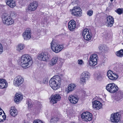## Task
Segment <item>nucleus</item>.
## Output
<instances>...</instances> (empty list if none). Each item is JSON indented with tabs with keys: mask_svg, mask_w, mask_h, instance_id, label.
<instances>
[{
	"mask_svg": "<svg viewBox=\"0 0 123 123\" xmlns=\"http://www.w3.org/2000/svg\"><path fill=\"white\" fill-rule=\"evenodd\" d=\"M113 0H110V1H111L112 2V1H113Z\"/></svg>",
	"mask_w": 123,
	"mask_h": 123,
	"instance_id": "nucleus-45",
	"label": "nucleus"
},
{
	"mask_svg": "<svg viewBox=\"0 0 123 123\" xmlns=\"http://www.w3.org/2000/svg\"><path fill=\"white\" fill-rule=\"evenodd\" d=\"M123 97V93L121 91H119L117 94L116 96L115 97L116 100L117 101L121 100Z\"/></svg>",
	"mask_w": 123,
	"mask_h": 123,
	"instance_id": "nucleus-25",
	"label": "nucleus"
},
{
	"mask_svg": "<svg viewBox=\"0 0 123 123\" xmlns=\"http://www.w3.org/2000/svg\"><path fill=\"white\" fill-rule=\"evenodd\" d=\"M121 115L118 113H114L111 114L110 118L111 121L112 122H118L121 119Z\"/></svg>",
	"mask_w": 123,
	"mask_h": 123,
	"instance_id": "nucleus-8",
	"label": "nucleus"
},
{
	"mask_svg": "<svg viewBox=\"0 0 123 123\" xmlns=\"http://www.w3.org/2000/svg\"><path fill=\"white\" fill-rule=\"evenodd\" d=\"M68 99L71 103L74 104L77 103L79 98L76 96L71 95L68 97Z\"/></svg>",
	"mask_w": 123,
	"mask_h": 123,
	"instance_id": "nucleus-18",
	"label": "nucleus"
},
{
	"mask_svg": "<svg viewBox=\"0 0 123 123\" xmlns=\"http://www.w3.org/2000/svg\"><path fill=\"white\" fill-rule=\"evenodd\" d=\"M51 98L50 102L53 104L56 103L58 101L60 100L61 97L59 94H57L51 96Z\"/></svg>",
	"mask_w": 123,
	"mask_h": 123,
	"instance_id": "nucleus-16",
	"label": "nucleus"
},
{
	"mask_svg": "<svg viewBox=\"0 0 123 123\" xmlns=\"http://www.w3.org/2000/svg\"><path fill=\"white\" fill-rule=\"evenodd\" d=\"M90 75V74L87 71L83 72L81 75L80 79V81L81 82L84 83L89 78Z\"/></svg>",
	"mask_w": 123,
	"mask_h": 123,
	"instance_id": "nucleus-13",
	"label": "nucleus"
},
{
	"mask_svg": "<svg viewBox=\"0 0 123 123\" xmlns=\"http://www.w3.org/2000/svg\"><path fill=\"white\" fill-rule=\"evenodd\" d=\"M38 6L37 3L35 2H31L28 7V10L30 11H33L35 10Z\"/></svg>",
	"mask_w": 123,
	"mask_h": 123,
	"instance_id": "nucleus-19",
	"label": "nucleus"
},
{
	"mask_svg": "<svg viewBox=\"0 0 123 123\" xmlns=\"http://www.w3.org/2000/svg\"><path fill=\"white\" fill-rule=\"evenodd\" d=\"M121 118H123V114L121 115Z\"/></svg>",
	"mask_w": 123,
	"mask_h": 123,
	"instance_id": "nucleus-43",
	"label": "nucleus"
},
{
	"mask_svg": "<svg viewBox=\"0 0 123 123\" xmlns=\"http://www.w3.org/2000/svg\"><path fill=\"white\" fill-rule=\"evenodd\" d=\"M6 4L11 8L14 7L16 5L15 0H6Z\"/></svg>",
	"mask_w": 123,
	"mask_h": 123,
	"instance_id": "nucleus-23",
	"label": "nucleus"
},
{
	"mask_svg": "<svg viewBox=\"0 0 123 123\" xmlns=\"http://www.w3.org/2000/svg\"><path fill=\"white\" fill-rule=\"evenodd\" d=\"M23 96L20 93H17L15 97L14 101L15 102H18L23 99Z\"/></svg>",
	"mask_w": 123,
	"mask_h": 123,
	"instance_id": "nucleus-27",
	"label": "nucleus"
},
{
	"mask_svg": "<svg viewBox=\"0 0 123 123\" xmlns=\"http://www.w3.org/2000/svg\"><path fill=\"white\" fill-rule=\"evenodd\" d=\"M115 54L118 57H122L123 56V49H121L116 52Z\"/></svg>",
	"mask_w": 123,
	"mask_h": 123,
	"instance_id": "nucleus-29",
	"label": "nucleus"
},
{
	"mask_svg": "<svg viewBox=\"0 0 123 123\" xmlns=\"http://www.w3.org/2000/svg\"><path fill=\"white\" fill-rule=\"evenodd\" d=\"M50 45L52 50L56 53L60 52L64 48L63 45L58 44L54 41L50 43Z\"/></svg>",
	"mask_w": 123,
	"mask_h": 123,
	"instance_id": "nucleus-4",
	"label": "nucleus"
},
{
	"mask_svg": "<svg viewBox=\"0 0 123 123\" xmlns=\"http://www.w3.org/2000/svg\"><path fill=\"white\" fill-rule=\"evenodd\" d=\"M3 46L0 43V54L3 52Z\"/></svg>",
	"mask_w": 123,
	"mask_h": 123,
	"instance_id": "nucleus-40",
	"label": "nucleus"
},
{
	"mask_svg": "<svg viewBox=\"0 0 123 123\" xmlns=\"http://www.w3.org/2000/svg\"><path fill=\"white\" fill-rule=\"evenodd\" d=\"M71 13L76 16H81L82 14L81 8L79 7H74L72 10Z\"/></svg>",
	"mask_w": 123,
	"mask_h": 123,
	"instance_id": "nucleus-12",
	"label": "nucleus"
},
{
	"mask_svg": "<svg viewBox=\"0 0 123 123\" xmlns=\"http://www.w3.org/2000/svg\"><path fill=\"white\" fill-rule=\"evenodd\" d=\"M75 22L74 20L72 19L68 22V27L70 31H73L75 29Z\"/></svg>",
	"mask_w": 123,
	"mask_h": 123,
	"instance_id": "nucleus-20",
	"label": "nucleus"
},
{
	"mask_svg": "<svg viewBox=\"0 0 123 123\" xmlns=\"http://www.w3.org/2000/svg\"><path fill=\"white\" fill-rule=\"evenodd\" d=\"M24 79L22 77L20 76H18L16 77L13 80V84L16 87L20 86L23 83Z\"/></svg>",
	"mask_w": 123,
	"mask_h": 123,
	"instance_id": "nucleus-9",
	"label": "nucleus"
},
{
	"mask_svg": "<svg viewBox=\"0 0 123 123\" xmlns=\"http://www.w3.org/2000/svg\"><path fill=\"white\" fill-rule=\"evenodd\" d=\"M31 31L30 29L27 28L23 32V37L25 40H28L31 38Z\"/></svg>",
	"mask_w": 123,
	"mask_h": 123,
	"instance_id": "nucleus-11",
	"label": "nucleus"
},
{
	"mask_svg": "<svg viewBox=\"0 0 123 123\" xmlns=\"http://www.w3.org/2000/svg\"><path fill=\"white\" fill-rule=\"evenodd\" d=\"M87 36L85 37L84 39L88 41L91 40L92 37V35L91 33H88Z\"/></svg>",
	"mask_w": 123,
	"mask_h": 123,
	"instance_id": "nucleus-34",
	"label": "nucleus"
},
{
	"mask_svg": "<svg viewBox=\"0 0 123 123\" xmlns=\"http://www.w3.org/2000/svg\"><path fill=\"white\" fill-rule=\"evenodd\" d=\"M46 81V80H45V82Z\"/></svg>",
	"mask_w": 123,
	"mask_h": 123,
	"instance_id": "nucleus-48",
	"label": "nucleus"
},
{
	"mask_svg": "<svg viewBox=\"0 0 123 123\" xmlns=\"http://www.w3.org/2000/svg\"><path fill=\"white\" fill-rule=\"evenodd\" d=\"M78 63L79 65H81L84 64L83 61L82 60L79 59L78 61Z\"/></svg>",
	"mask_w": 123,
	"mask_h": 123,
	"instance_id": "nucleus-41",
	"label": "nucleus"
},
{
	"mask_svg": "<svg viewBox=\"0 0 123 123\" xmlns=\"http://www.w3.org/2000/svg\"><path fill=\"white\" fill-rule=\"evenodd\" d=\"M61 82V79L60 77L56 75L50 79L49 81V85L53 89L56 90L60 87Z\"/></svg>",
	"mask_w": 123,
	"mask_h": 123,
	"instance_id": "nucleus-1",
	"label": "nucleus"
},
{
	"mask_svg": "<svg viewBox=\"0 0 123 123\" xmlns=\"http://www.w3.org/2000/svg\"><path fill=\"white\" fill-rule=\"evenodd\" d=\"M93 12L91 10H90L87 11V13L88 15L91 16L92 15L93 13Z\"/></svg>",
	"mask_w": 123,
	"mask_h": 123,
	"instance_id": "nucleus-37",
	"label": "nucleus"
},
{
	"mask_svg": "<svg viewBox=\"0 0 123 123\" xmlns=\"http://www.w3.org/2000/svg\"><path fill=\"white\" fill-rule=\"evenodd\" d=\"M2 111H3L2 110H0V122H3V121L2 118L4 120H5L6 119V115H5V114H4V115H1L2 114Z\"/></svg>",
	"mask_w": 123,
	"mask_h": 123,
	"instance_id": "nucleus-32",
	"label": "nucleus"
},
{
	"mask_svg": "<svg viewBox=\"0 0 123 123\" xmlns=\"http://www.w3.org/2000/svg\"><path fill=\"white\" fill-rule=\"evenodd\" d=\"M50 57L48 53H42L38 55L37 58L40 60L45 61L48 60Z\"/></svg>",
	"mask_w": 123,
	"mask_h": 123,
	"instance_id": "nucleus-10",
	"label": "nucleus"
},
{
	"mask_svg": "<svg viewBox=\"0 0 123 123\" xmlns=\"http://www.w3.org/2000/svg\"><path fill=\"white\" fill-rule=\"evenodd\" d=\"M32 61V58L30 55L27 54L24 55L21 58V65L24 68H28L31 65Z\"/></svg>",
	"mask_w": 123,
	"mask_h": 123,
	"instance_id": "nucleus-2",
	"label": "nucleus"
},
{
	"mask_svg": "<svg viewBox=\"0 0 123 123\" xmlns=\"http://www.w3.org/2000/svg\"><path fill=\"white\" fill-rule=\"evenodd\" d=\"M33 123H44L42 121L40 120H34Z\"/></svg>",
	"mask_w": 123,
	"mask_h": 123,
	"instance_id": "nucleus-38",
	"label": "nucleus"
},
{
	"mask_svg": "<svg viewBox=\"0 0 123 123\" xmlns=\"http://www.w3.org/2000/svg\"><path fill=\"white\" fill-rule=\"evenodd\" d=\"M106 89L108 92L113 93L117 92L118 88L117 86L114 83H111L107 85Z\"/></svg>",
	"mask_w": 123,
	"mask_h": 123,
	"instance_id": "nucleus-5",
	"label": "nucleus"
},
{
	"mask_svg": "<svg viewBox=\"0 0 123 123\" xmlns=\"http://www.w3.org/2000/svg\"><path fill=\"white\" fill-rule=\"evenodd\" d=\"M25 47L24 44L22 43L18 44L16 47V50L19 52H20Z\"/></svg>",
	"mask_w": 123,
	"mask_h": 123,
	"instance_id": "nucleus-28",
	"label": "nucleus"
},
{
	"mask_svg": "<svg viewBox=\"0 0 123 123\" xmlns=\"http://www.w3.org/2000/svg\"><path fill=\"white\" fill-rule=\"evenodd\" d=\"M81 117L83 120L86 122L90 121L92 118V114L88 111L83 112L81 115Z\"/></svg>",
	"mask_w": 123,
	"mask_h": 123,
	"instance_id": "nucleus-6",
	"label": "nucleus"
},
{
	"mask_svg": "<svg viewBox=\"0 0 123 123\" xmlns=\"http://www.w3.org/2000/svg\"><path fill=\"white\" fill-rule=\"evenodd\" d=\"M58 58V57L57 56L53 57L49 63V66H51L55 64L57 62Z\"/></svg>",
	"mask_w": 123,
	"mask_h": 123,
	"instance_id": "nucleus-22",
	"label": "nucleus"
},
{
	"mask_svg": "<svg viewBox=\"0 0 123 123\" xmlns=\"http://www.w3.org/2000/svg\"><path fill=\"white\" fill-rule=\"evenodd\" d=\"M10 112V114L13 117L16 116L18 113L17 110L14 107H11Z\"/></svg>",
	"mask_w": 123,
	"mask_h": 123,
	"instance_id": "nucleus-24",
	"label": "nucleus"
},
{
	"mask_svg": "<svg viewBox=\"0 0 123 123\" xmlns=\"http://www.w3.org/2000/svg\"><path fill=\"white\" fill-rule=\"evenodd\" d=\"M8 83L4 79H0V88L4 89L7 87Z\"/></svg>",
	"mask_w": 123,
	"mask_h": 123,
	"instance_id": "nucleus-21",
	"label": "nucleus"
},
{
	"mask_svg": "<svg viewBox=\"0 0 123 123\" xmlns=\"http://www.w3.org/2000/svg\"><path fill=\"white\" fill-rule=\"evenodd\" d=\"M70 123H75L74 122H72Z\"/></svg>",
	"mask_w": 123,
	"mask_h": 123,
	"instance_id": "nucleus-44",
	"label": "nucleus"
},
{
	"mask_svg": "<svg viewBox=\"0 0 123 123\" xmlns=\"http://www.w3.org/2000/svg\"><path fill=\"white\" fill-rule=\"evenodd\" d=\"M98 57L96 54H93L91 55L89 60V63L91 66H94L97 64V60Z\"/></svg>",
	"mask_w": 123,
	"mask_h": 123,
	"instance_id": "nucleus-7",
	"label": "nucleus"
},
{
	"mask_svg": "<svg viewBox=\"0 0 123 123\" xmlns=\"http://www.w3.org/2000/svg\"><path fill=\"white\" fill-rule=\"evenodd\" d=\"M90 32L87 29H85L83 31L82 33V35L83 38H84L85 37L87 36L88 33Z\"/></svg>",
	"mask_w": 123,
	"mask_h": 123,
	"instance_id": "nucleus-30",
	"label": "nucleus"
},
{
	"mask_svg": "<svg viewBox=\"0 0 123 123\" xmlns=\"http://www.w3.org/2000/svg\"><path fill=\"white\" fill-rule=\"evenodd\" d=\"M59 119V118L53 117H52L50 121L51 123H55Z\"/></svg>",
	"mask_w": 123,
	"mask_h": 123,
	"instance_id": "nucleus-31",
	"label": "nucleus"
},
{
	"mask_svg": "<svg viewBox=\"0 0 123 123\" xmlns=\"http://www.w3.org/2000/svg\"><path fill=\"white\" fill-rule=\"evenodd\" d=\"M1 18L2 22L5 25H10L14 23V21L11 16L6 14H3Z\"/></svg>",
	"mask_w": 123,
	"mask_h": 123,
	"instance_id": "nucleus-3",
	"label": "nucleus"
},
{
	"mask_svg": "<svg viewBox=\"0 0 123 123\" xmlns=\"http://www.w3.org/2000/svg\"><path fill=\"white\" fill-rule=\"evenodd\" d=\"M1 109L0 108V110H1Z\"/></svg>",
	"mask_w": 123,
	"mask_h": 123,
	"instance_id": "nucleus-47",
	"label": "nucleus"
},
{
	"mask_svg": "<svg viewBox=\"0 0 123 123\" xmlns=\"http://www.w3.org/2000/svg\"><path fill=\"white\" fill-rule=\"evenodd\" d=\"M96 79L99 80H102V78L101 74H99L97 75Z\"/></svg>",
	"mask_w": 123,
	"mask_h": 123,
	"instance_id": "nucleus-36",
	"label": "nucleus"
},
{
	"mask_svg": "<svg viewBox=\"0 0 123 123\" xmlns=\"http://www.w3.org/2000/svg\"><path fill=\"white\" fill-rule=\"evenodd\" d=\"M122 32H123V31H122Z\"/></svg>",
	"mask_w": 123,
	"mask_h": 123,
	"instance_id": "nucleus-46",
	"label": "nucleus"
},
{
	"mask_svg": "<svg viewBox=\"0 0 123 123\" xmlns=\"http://www.w3.org/2000/svg\"><path fill=\"white\" fill-rule=\"evenodd\" d=\"M107 75L110 79L112 80H115L118 77V76L117 74L115 73H113L110 70H109L107 72Z\"/></svg>",
	"mask_w": 123,
	"mask_h": 123,
	"instance_id": "nucleus-14",
	"label": "nucleus"
},
{
	"mask_svg": "<svg viewBox=\"0 0 123 123\" xmlns=\"http://www.w3.org/2000/svg\"><path fill=\"white\" fill-rule=\"evenodd\" d=\"M116 12L119 14H121L123 13V8L118 9L116 11Z\"/></svg>",
	"mask_w": 123,
	"mask_h": 123,
	"instance_id": "nucleus-35",
	"label": "nucleus"
},
{
	"mask_svg": "<svg viewBox=\"0 0 123 123\" xmlns=\"http://www.w3.org/2000/svg\"><path fill=\"white\" fill-rule=\"evenodd\" d=\"M68 89L66 90L68 93L72 92L75 89L76 86L75 84L71 83L69 84L68 86Z\"/></svg>",
	"mask_w": 123,
	"mask_h": 123,
	"instance_id": "nucleus-26",
	"label": "nucleus"
},
{
	"mask_svg": "<svg viewBox=\"0 0 123 123\" xmlns=\"http://www.w3.org/2000/svg\"><path fill=\"white\" fill-rule=\"evenodd\" d=\"M28 105V107L29 108H30L32 106L31 102L30 101L28 102L27 103Z\"/></svg>",
	"mask_w": 123,
	"mask_h": 123,
	"instance_id": "nucleus-42",
	"label": "nucleus"
},
{
	"mask_svg": "<svg viewBox=\"0 0 123 123\" xmlns=\"http://www.w3.org/2000/svg\"><path fill=\"white\" fill-rule=\"evenodd\" d=\"M106 24L108 27H111L114 22V19L112 17L108 16L106 18Z\"/></svg>",
	"mask_w": 123,
	"mask_h": 123,
	"instance_id": "nucleus-15",
	"label": "nucleus"
},
{
	"mask_svg": "<svg viewBox=\"0 0 123 123\" xmlns=\"http://www.w3.org/2000/svg\"><path fill=\"white\" fill-rule=\"evenodd\" d=\"M99 49L101 51H103L107 50V48L106 45H103L101 46H100L99 47Z\"/></svg>",
	"mask_w": 123,
	"mask_h": 123,
	"instance_id": "nucleus-33",
	"label": "nucleus"
},
{
	"mask_svg": "<svg viewBox=\"0 0 123 123\" xmlns=\"http://www.w3.org/2000/svg\"><path fill=\"white\" fill-rule=\"evenodd\" d=\"M10 15L12 17H15L16 16V14L14 11H12L11 12Z\"/></svg>",
	"mask_w": 123,
	"mask_h": 123,
	"instance_id": "nucleus-39",
	"label": "nucleus"
},
{
	"mask_svg": "<svg viewBox=\"0 0 123 123\" xmlns=\"http://www.w3.org/2000/svg\"><path fill=\"white\" fill-rule=\"evenodd\" d=\"M92 107L95 109L99 110L102 107V104L99 101L97 100L94 101L92 102Z\"/></svg>",
	"mask_w": 123,
	"mask_h": 123,
	"instance_id": "nucleus-17",
	"label": "nucleus"
}]
</instances>
